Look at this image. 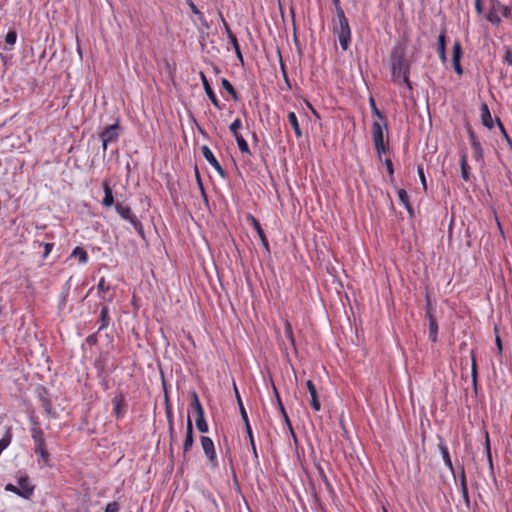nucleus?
Here are the masks:
<instances>
[{
  "instance_id": "bb28decb",
  "label": "nucleus",
  "mask_w": 512,
  "mask_h": 512,
  "mask_svg": "<svg viewBox=\"0 0 512 512\" xmlns=\"http://www.w3.org/2000/svg\"><path fill=\"white\" fill-rule=\"evenodd\" d=\"M398 197L401 203L404 205V207L407 209V211L410 213V215L413 214V207L410 203L409 196L404 189L398 190Z\"/></svg>"
},
{
  "instance_id": "7c9ffc66",
  "label": "nucleus",
  "mask_w": 512,
  "mask_h": 512,
  "mask_svg": "<svg viewBox=\"0 0 512 512\" xmlns=\"http://www.w3.org/2000/svg\"><path fill=\"white\" fill-rule=\"evenodd\" d=\"M71 256L78 258L79 263H81V264H85L88 261L87 252L79 246H77L73 249Z\"/></svg>"
},
{
  "instance_id": "dca6fc26",
  "label": "nucleus",
  "mask_w": 512,
  "mask_h": 512,
  "mask_svg": "<svg viewBox=\"0 0 512 512\" xmlns=\"http://www.w3.org/2000/svg\"><path fill=\"white\" fill-rule=\"evenodd\" d=\"M102 187L104 190V198L102 199V202H101L102 205L104 207H111V206L115 207L116 202L114 200L113 190L110 186L109 180H104L102 183Z\"/></svg>"
},
{
  "instance_id": "b1692460",
  "label": "nucleus",
  "mask_w": 512,
  "mask_h": 512,
  "mask_svg": "<svg viewBox=\"0 0 512 512\" xmlns=\"http://www.w3.org/2000/svg\"><path fill=\"white\" fill-rule=\"evenodd\" d=\"M47 394V391L45 388L41 389V392L39 393V401L41 403L42 408L45 410V412L50 415L52 413V403L51 401L45 396Z\"/></svg>"
},
{
  "instance_id": "49530a36",
  "label": "nucleus",
  "mask_w": 512,
  "mask_h": 512,
  "mask_svg": "<svg viewBox=\"0 0 512 512\" xmlns=\"http://www.w3.org/2000/svg\"><path fill=\"white\" fill-rule=\"evenodd\" d=\"M459 480H460V487H461V490H466V489H468V487H467L466 475H465V470H464V466H463V465H461V466H460V475H459Z\"/></svg>"
},
{
  "instance_id": "a878e982",
  "label": "nucleus",
  "mask_w": 512,
  "mask_h": 512,
  "mask_svg": "<svg viewBox=\"0 0 512 512\" xmlns=\"http://www.w3.org/2000/svg\"><path fill=\"white\" fill-rule=\"evenodd\" d=\"M221 85L225 91L231 96L234 101H239V95L233 85L226 79H221Z\"/></svg>"
},
{
  "instance_id": "603ef678",
  "label": "nucleus",
  "mask_w": 512,
  "mask_h": 512,
  "mask_svg": "<svg viewBox=\"0 0 512 512\" xmlns=\"http://www.w3.org/2000/svg\"><path fill=\"white\" fill-rule=\"evenodd\" d=\"M374 146H375V149L377 151V154H378L379 158H381V155L385 154L386 151H387V147H386L384 142H380V144L379 143H374Z\"/></svg>"
},
{
  "instance_id": "72a5a7b5",
  "label": "nucleus",
  "mask_w": 512,
  "mask_h": 512,
  "mask_svg": "<svg viewBox=\"0 0 512 512\" xmlns=\"http://www.w3.org/2000/svg\"><path fill=\"white\" fill-rule=\"evenodd\" d=\"M273 390H274V393H275V396H276L277 403H278L279 409H280V411H281V414H282V416H283V418H284L285 422H286V423H287V425L289 426V428L292 430V426H291V423H290L289 417H288L287 412H286V410H285V408H284V406H283V404H282V402H281L280 396H279V394H278V391H277V389H276L275 385H273Z\"/></svg>"
},
{
  "instance_id": "5701e85b",
  "label": "nucleus",
  "mask_w": 512,
  "mask_h": 512,
  "mask_svg": "<svg viewBox=\"0 0 512 512\" xmlns=\"http://www.w3.org/2000/svg\"><path fill=\"white\" fill-rule=\"evenodd\" d=\"M438 446H439V450H440V452L442 454V458H443V461H444L445 465L454 474V467H453V464H452V461H451V458H450V455H449L448 448L443 443L441 438H440V443H439Z\"/></svg>"
},
{
  "instance_id": "69168bd1",
  "label": "nucleus",
  "mask_w": 512,
  "mask_h": 512,
  "mask_svg": "<svg viewBox=\"0 0 512 512\" xmlns=\"http://www.w3.org/2000/svg\"><path fill=\"white\" fill-rule=\"evenodd\" d=\"M461 494H462V497L466 503V506L469 507L470 506V498H469V493H468V489L466 490H461Z\"/></svg>"
},
{
  "instance_id": "c03bdc74",
  "label": "nucleus",
  "mask_w": 512,
  "mask_h": 512,
  "mask_svg": "<svg viewBox=\"0 0 512 512\" xmlns=\"http://www.w3.org/2000/svg\"><path fill=\"white\" fill-rule=\"evenodd\" d=\"M485 450H486L487 460H488L490 469L493 470V462H492V456H491L490 442H489L488 433H486Z\"/></svg>"
},
{
  "instance_id": "0eeeda50",
  "label": "nucleus",
  "mask_w": 512,
  "mask_h": 512,
  "mask_svg": "<svg viewBox=\"0 0 512 512\" xmlns=\"http://www.w3.org/2000/svg\"><path fill=\"white\" fill-rule=\"evenodd\" d=\"M200 442H201L203 452L208 459L209 465L212 468H217L219 463H218L215 446H214L212 439L208 436H201Z\"/></svg>"
},
{
  "instance_id": "473e14b6",
  "label": "nucleus",
  "mask_w": 512,
  "mask_h": 512,
  "mask_svg": "<svg viewBox=\"0 0 512 512\" xmlns=\"http://www.w3.org/2000/svg\"><path fill=\"white\" fill-rule=\"evenodd\" d=\"M201 152H202V155L203 157L206 159V161L211 165H215L217 163V159L215 158V156L213 155L212 151L210 150V148L206 145H203L201 147Z\"/></svg>"
},
{
  "instance_id": "680f3d73",
  "label": "nucleus",
  "mask_w": 512,
  "mask_h": 512,
  "mask_svg": "<svg viewBox=\"0 0 512 512\" xmlns=\"http://www.w3.org/2000/svg\"><path fill=\"white\" fill-rule=\"evenodd\" d=\"M501 16L504 17V18H510L512 16L511 7H509V6L504 4Z\"/></svg>"
},
{
  "instance_id": "2f4dec72",
  "label": "nucleus",
  "mask_w": 512,
  "mask_h": 512,
  "mask_svg": "<svg viewBox=\"0 0 512 512\" xmlns=\"http://www.w3.org/2000/svg\"><path fill=\"white\" fill-rule=\"evenodd\" d=\"M35 453L39 455V461H42L45 465L50 466V453L46 447L35 448Z\"/></svg>"
},
{
  "instance_id": "13d9d810",
  "label": "nucleus",
  "mask_w": 512,
  "mask_h": 512,
  "mask_svg": "<svg viewBox=\"0 0 512 512\" xmlns=\"http://www.w3.org/2000/svg\"><path fill=\"white\" fill-rule=\"evenodd\" d=\"M385 166H386L387 172L390 175L391 179H393L394 168H393L392 161L390 159H386L385 160Z\"/></svg>"
},
{
  "instance_id": "ea45409f",
  "label": "nucleus",
  "mask_w": 512,
  "mask_h": 512,
  "mask_svg": "<svg viewBox=\"0 0 512 512\" xmlns=\"http://www.w3.org/2000/svg\"><path fill=\"white\" fill-rule=\"evenodd\" d=\"M223 24H224V27H225V31L227 33V37L230 40V43L232 44V46L233 47L238 46L239 45L238 40H237L235 34L231 31L230 26L228 25V23L226 21H223Z\"/></svg>"
},
{
  "instance_id": "864d4df0",
  "label": "nucleus",
  "mask_w": 512,
  "mask_h": 512,
  "mask_svg": "<svg viewBox=\"0 0 512 512\" xmlns=\"http://www.w3.org/2000/svg\"><path fill=\"white\" fill-rule=\"evenodd\" d=\"M417 172H418L419 178L421 180V183L423 185V188H424V190H426L427 189V184H426V178H425V174H424V168H423L422 165L418 166Z\"/></svg>"
},
{
  "instance_id": "c756f323",
  "label": "nucleus",
  "mask_w": 512,
  "mask_h": 512,
  "mask_svg": "<svg viewBox=\"0 0 512 512\" xmlns=\"http://www.w3.org/2000/svg\"><path fill=\"white\" fill-rule=\"evenodd\" d=\"M369 103H370L372 114L374 116H376L380 121H384V127L387 128L388 126H387L386 118H385L384 114L377 108L373 97H370Z\"/></svg>"
},
{
  "instance_id": "a18cd8bd",
  "label": "nucleus",
  "mask_w": 512,
  "mask_h": 512,
  "mask_svg": "<svg viewBox=\"0 0 512 512\" xmlns=\"http://www.w3.org/2000/svg\"><path fill=\"white\" fill-rule=\"evenodd\" d=\"M131 225L134 227V229L140 235V237L142 239H145V231L142 223L138 219H136L133 223H131Z\"/></svg>"
},
{
  "instance_id": "6ab92c4d",
  "label": "nucleus",
  "mask_w": 512,
  "mask_h": 512,
  "mask_svg": "<svg viewBox=\"0 0 512 512\" xmlns=\"http://www.w3.org/2000/svg\"><path fill=\"white\" fill-rule=\"evenodd\" d=\"M480 116H481V122L486 128L492 129L494 127V121L492 119L489 107L486 103L481 104Z\"/></svg>"
},
{
  "instance_id": "6e6d98bb",
  "label": "nucleus",
  "mask_w": 512,
  "mask_h": 512,
  "mask_svg": "<svg viewBox=\"0 0 512 512\" xmlns=\"http://www.w3.org/2000/svg\"><path fill=\"white\" fill-rule=\"evenodd\" d=\"M334 20H336V22H339L342 20L348 21V19L345 16V12L342 8H339L338 10H336V18Z\"/></svg>"
},
{
  "instance_id": "c9c22d12",
  "label": "nucleus",
  "mask_w": 512,
  "mask_h": 512,
  "mask_svg": "<svg viewBox=\"0 0 512 512\" xmlns=\"http://www.w3.org/2000/svg\"><path fill=\"white\" fill-rule=\"evenodd\" d=\"M165 412H166L168 426L172 429L173 412H172V407L170 405L169 398H168L166 391H165Z\"/></svg>"
},
{
  "instance_id": "052dcab7",
  "label": "nucleus",
  "mask_w": 512,
  "mask_h": 512,
  "mask_svg": "<svg viewBox=\"0 0 512 512\" xmlns=\"http://www.w3.org/2000/svg\"><path fill=\"white\" fill-rule=\"evenodd\" d=\"M212 167L217 171V173L222 178H225L227 176L225 170L222 168V166L220 165L219 161H217V163L215 165H213Z\"/></svg>"
},
{
  "instance_id": "f03ea898",
  "label": "nucleus",
  "mask_w": 512,
  "mask_h": 512,
  "mask_svg": "<svg viewBox=\"0 0 512 512\" xmlns=\"http://www.w3.org/2000/svg\"><path fill=\"white\" fill-rule=\"evenodd\" d=\"M17 483L19 484V487L9 483L5 486V490L10 491L24 499H30L34 493L35 486L31 484L28 475H19Z\"/></svg>"
},
{
  "instance_id": "f704fd0d",
  "label": "nucleus",
  "mask_w": 512,
  "mask_h": 512,
  "mask_svg": "<svg viewBox=\"0 0 512 512\" xmlns=\"http://www.w3.org/2000/svg\"><path fill=\"white\" fill-rule=\"evenodd\" d=\"M16 39H17V32L16 30H9V32L6 34V37H5V43H6V46H5V50H11L13 45L16 43Z\"/></svg>"
},
{
  "instance_id": "20e7f679",
  "label": "nucleus",
  "mask_w": 512,
  "mask_h": 512,
  "mask_svg": "<svg viewBox=\"0 0 512 512\" xmlns=\"http://www.w3.org/2000/svg\"><path fill=\"white\" fill-rule=\"evenodd\" d=\"M333 32L337 35L341 48L346 51L351 42V29L348 21L333 20Z\"/></svg>"
},
{
  "instance_id": "338daca9",
  "label": "nucleus",
  "mask_w": 512,
  "mask_h": 512,
  "mask_svg": "<svg viewBox=\"0 0 512 512\" xmlns=\"http://www.w3.org/2000/svg\"><path fill=\"white\" fill-rule=\"evenodd\" d=\"M98 379L100 380L101 386L106 391L109 388V386H108V376H105L104 378L103 377H98Z\"/></svg>"
},
{
  "instance_id": "f257e3e1",
  "label": "nucleus",
  "mask_w": 512,
  "mask_h": 512,
  "mask_svg": "<svg viewBox=\"0 0 512 512\" xmlns=\"http://www.w3.org/2000/svg\"><path fill=\"white\" fill-rule=\"evenodd\" d=\"M392 80L401 85L405 84L409 90L412 85L409 80L410 63L406 59L405 48L398 45L394 47L391 53Z\"/></svg>"
},
{
  "instance_id": "cd10ccee",
  "label": "nucleus",
  "mask_w": 512,
  "mask_h": 512,
  "mask_svg": "<svg viewBox=\"0 0 512 512\" xmlns=\"http://www.w3.org/2000/svg\"><path fill=\"white\" fill-rule=\"evenodd\" d=\"M99 320H100V327H99L98 331H101L108 327L110 318H109V309L107 306H102L101 311H100V319Z\"/></svg>"
},
{
  "instance_id": "2eb2a0df",
  "label": "nucleus",
  "mask_w": 512,
  "mask_h": 512,
  "mask_svg": "<svg viewBox=\"0 0 512 512\" xmlns=\"http://www.w3.org/2000/svg\"><path fill=\"white\" fill-rule=\"evenodd\" d=\"M115 210L122 219L128 221L130 224L137 219V217L132 212L131 208L128 205H124L121 202H116Z\"/></svg>"
},
{
  "instance_id": "4468645a",
  "label": "nucleus",
  "mask_w": 512,
  "mask_h": 512,
  "mask_svg": "<svg viewBox=\"0 0 512 512\" xmlns=\"http://www.w3.org/2000/svg\"><path fill=\"white\" fill-rule=\"evenodd\" d=\"M200 78L207 97L217 109L221 110L222 107L220 106L219 100L216 97L215 92L213 91L206 75L203 72H200Z\"/></svg>"
},
{
  "instance_id": "a19ab883",
  "label": "nucleus",
  "mask_w": 512,
  "mask_h": 512,
  "mask_svg": "<svg viewBox=\"0 0 512 512\" xmlns=\"http://www.w3.org/2000/svg\"><path fill=\"white\" fill-rule=\"evenodd\" d=\"M242 127V122L239 118L235 119L231 125L229 126V130L231 134L235 137V135H240L239 129Z\"/></svg>"
},
{
  "instance_id": "58836bf2",
  "label": "nucleus",
  "mask_w": 512,
  "mask_h": 512,
  "mask_svg": "<svg viewBox=\"0 0 512 512\" xmlns=\"http://www.w3.org/2000/svg\"><path fill=\"white\" fill-rule=\"evenodd\" d=\"M496 123L501 131V134L503 135L504 139L506 140L508 146L510 147V149L512 150V139L510 138V136L508 135L503 123L501 122V120L497 117L496 118Z\"/></svg>"
},
{
  "instance_id": "de8ad7c7",
  "label": "nucleus",
  "mask_w": 512,
  "mask_h": 512,
  "mask_svg": "<svg viewBox=\"0 0 512 512\" xmlns=\"http://www.w3.org/2000/svg\"><path fill=\"white\" fill-rule=\"evenodd\" d=\"M188 6L190 7L191 11L198 16L199 20H203L204 16L203 13L197 8V6L194 4L192 0H186Z\"/></svg>"
},
{
  "instance_id": "7ed1b4c3",
  "label": "nucleus",
  "mask_w": 512,
  "mask_h": 512,
  "mask_svg": "<svg viewBox=\"0 0 512 512\" xmlns=\"http://www.w3.org/2000/svg\"><path fill=\"white\" fill-rule=\"evenodd\" d=\"M190 408L196 413V428L201 433L208 432V424L205 419L204 409L196 391L191 392Z\"/></svg>"
},
{
  "instance_id": "9d476101",
  "label": "nucleus",
  "mask_w": 512,
  "mask_h": 512,
  "mask_svg": "<svg viewBox=\"0 0 512 512\" xmlns=\"http://www.w3.org/2000/svg\"><path fill=\"white\" fill-rule=\"evenodd\" d=\"M467 133H468V138H469L471 148L473 150L474 159L476 161H482L483 157H484L483 148H482V145H481L476 133L474 132V130L471 126L467 127Z\"/></svg>"
},
{
  "instance_id": "6e6552de",
  "label": "nucleus",
  "mask_w": 512,
  "mask_h": 512,
  "mask_svg": "<svg viewBox=\"0 0 512 512\" xmlns=\"http://www.w3.org/2000/svg\"><path fill=\"white\" fill-rule=\"evenodd\" d=\"M504 4L499 0H489V9L485 18L492 25L499 26L501 23V14Z\"/></svg>"
},
{
  "instance_id": "c85d7f7f",
  "label": "nucleus",
  "mask_w": 512,
  "mask_h": 512,
  "mask_svg": "<svg viewBox=\"0 0 512 512\" xmlns=\"http://www.w3.org/2000/svg\"><path fill=\"white\" fill-rule=\"evenodd\" d=\"M288 121H289L290 125L292 126V128H293V130L295 132V135L298 138H300L302 136V131L300 129L297 116H296V114L294 112H289L288 113Z\"/></svg>"
},
{
  "instance_id": "0e129e2a",
  "label": "nucleus",
  "mask_w": 512,
  "mask_h": 512,
  "mask_svg": "<svg viewBox=\"0 0 512 512\" xmlns=\"http://www.w3.org/2000/svg\"><path fill=\"white\" fill-rule=\"evenodd\" d=\"M234 48V51H235V54L237 56V59L243 64L244 63V59H243V55L241 53V49H240V46H236V47H233Z\"/></svg>"
},
{
  "instance_id": "37998d69",
  "label": "nucleus",
  "mask_w": 512,
  "mask_h": 512,
  "mask_svg": "<svg viewBox=\"0 0 512 512\" xmlns=\"http://www.w3.org/2000/svg\"><path fill=\"white\" fill-rule=\"evenodd\" d=\"M462 47L459 41H456L453 45L452 59H461Z\"/></svg>"
},
{
  "instance_id": "39448f33",
  "label": "nucleus",
  "mask_w": 512,
  "mask_h": 512,
  "mask_svg": "<svg viewBox=\"0 0 512 512\" xmlns=\"http://www.w3.org/2000/svg\"><path fill=\"white\" fill-rule=\"evenodd\" d=\"M110 353L109 351H101L98 357L94 361V368L97 371V377L109 376L110 373L114 372L116 366L114 364L109 365Z\"/></svg>"
},
{
  "instance_id": "bf43d9fd",
  "label": "nucleus",
  "mask_w": 512,
  "mask_h": 512,
  "mask_svg": "<svg viewBox=\"0 0 512 512\" xmlns=\"http://www.w3.org/2000/svg\"><path fill=\"white\" fill-rule=\"evenodd\" d=\"M317 470L321 479L326 483L327 486H330L329 480L324 472V469L319 464L317 465Z\"/></svg>"
},
{
  "instance_id": "f3484780",
  "label": "nucleus",
  "mask_w": 512,
  "mask_h": 512,
  "mask_svg": "<svg viewBox=\"0 0 512 512\" xmlns=\"http://www.w3.org/2000/svg\"><path fill=\"white\" fill-rule=\"evenodd\" d=\"M306 387L309 391V394L311 396L310 405L315 411H319L321 409V403L319 400L317 389L314 385V383L311 380L306 381Z\"/></svg>"
},
{
  "instance_id": "a211bd4d",
  "label": "nucleus",
  "mask_w": 512,
  "mask_h": 512,
  "mask_svg": "<svg viewBox=\"0 0 512 512\" xmlns=\"http://www.w3.org/2000/svg\"><path fill=\"white\" fill-rule=\"evenodd\" d=\"M234 391H235V396H236L237 403H238V406H239L240 414H241V417H242L243 422L245 424L246 433L247 434H251L252 428H251L250 423H249L248 415H247L245 407H244V405L242 403L240 394L238 392V389H237V386H236L235 383H234Z\"/></svg>"
},
{
  "instance_id": "1a4fd4ad",
  "label": "nucleus",
  "mask_w": 512,
  "mask_h": 512,
  "mask_svg": "<svg viewBox=\"0 0 512 512\" xmlns=\"http://www.w3.org/2000/svg\"><path fill=\"white\" fill-rule=\"evenodd\" d=\"M426 300L427 303L425 315L429 321V339L435 343L438 340V323L435 316L433 315V308L428 294L426 295Z\"/></svg>"
},
{
  "instance_id": "4d7b16f0",
  "label": "nucleus",
  "mask_w": 512,
  "mask_h": 512,
  "mask_svg": "<svg viewBox=\"0 0 512 512\" xmlns=\"http://www.w3.org/2000/svg\"><path fill=\"white\" fill-rule=\"evenodd\" d=\"M98 342L97 333H93L86 338V343L90 346L96 345Z\"/></svg>"
},
{
  "instance_id": "e2e57ef3",
  "label": "nucleus",
  "mask_w": 512,
  "mask_h": 512,
  "mask_svg": "<svg viewBox=\"0 0 512 512\" xmlns=\"http://www.w3.org/2000/svg\"><path fill=\"white\" fill-rule=\"evenodd\" d=\"M43 246H44L43 257L46 258L49 255V253L51 252V250L53 249L54 244L53 243H44Z\"/></svg>"
},
{
  "instance_id": "aec40b11",
  "label": "nucleus",
  "mask_w": 512,
  "mask_h": 512,
  "mask_svg": "<svg viewBox=\"0 0 512 512\" xmlns=\"http://www.w3.org/2000/svg\"><path fill=\"white\" fill-rule=\"evenodd\" d=\"M374 121L372 124V137L374 143L384 142V121Z\"/></svg>"
},
{
  "instance_id": "412c9836",
  "label": "nucleus",
  "mask_w": 512,
  "mask_h": 512,
  "mask_svg": "<svg viewBox=\"0 0 512 512\" xmlns=\"http://www.w3.org/2000/svg\"><path fill=\"white\" fill-rule=\"evenodd\" d=\"M437 52L439 54V57L443 63L447 61L446 56V35L445 31L439 34L438 41H437Z\"/></svg>"
},
{
  "instance_id": "09e8293b",
  "label": "nucleus",
  "mask_w": 512,
  "mask_h": 512,
  "mask_svg": "<svg viewBox=\"0 0 512 512\" xmlns=\"http://www.w3.org/2000/svg\"><path fill=\"white\" fill-rule=\"evenodd\" d=\"M109 289L110 286L106 285L105 279L101 278L97 285L98 294L101 296L102 293L107 292Z\"/></svg>"
},
{
  "instance_id": "e433bc0d",
  "label": "nucleus",
  "mask_w": 512,
  "mask_h": 512,
  "mask_svg": "<svg viewBox=\"0 0 512 512\" xmlns=\"http://www.w3.org/2000/svg\"><path fill=\"white\" fill-rule=\"evenodd\" d=\"M235 139H236V142L238 144V147H239V150L241 151V153L250 154V149H249L248 143L243 138V136L241 134L235 135Z\"/></svg>"
},
{
  "instance_id": "9b49d317",
  "label": "nucleus",
  "mask_w": 512,
  "mask_h": 512,
  "mask_svg": "<svg viewBox=\"0 0 512 512\" xmlns=\"http://www.w3.org/2000/svg\"><path fill=\"white\" fill-rule=\"evenodd\" d=\"M114 406V415L117 419L123 418L126 412V400L122 391H119L112 399Z\"/></svg>"
},
{
  "instance_id": "774afa93",
  "label": "nucleus",
  "mask_w": 512,
  "mask_h": 512,
  "mask_svg": "<svg viewBox=\"0 0 512 512\" xmlns=\"http://www.w3.org/2000/svg\"><path fill=\"white\" fill-rule=\"evenodd\" d=\"M504 59L508 64L512 65V50H510V49L506 50Z\"/></svg>"
},
{
  "instance_id": "4be33fe9",
  "label": "nucleus",
  "mask_w": 512,
  "mask_h": 512,
  "mask_svg": "<svg viewBox=\"0 0 512 512\" xmlns=\"http://www.w3.org/2000/svg\"><path fill=\"white\" fill-rule=\"evenodd\" d=\"M250 217H251L252 225H253L254 229L256 230L263 247L269 252V243H268V240L265 236V233H264L260 223L258 222V220L255 217H253V216H250Z\"/></svg>"
},
{
  "instance_id": "8fccbe9b",
  "label": "nucleus",
  "mask_w": 512,
  "mask_h": 512,
  "mask_svg": "<svg viewBox=\"0 0 512 512\" xmlns=\"http://www.w3.org/2000/svg\"><path fill=\"white\" fill-rule=\"evenodd\" d=\"M247 435H248V438H249V441H250V445H251V449H252V453H253L254 459H255L256 462H258V452H257V449H256L253 432H251V434H247Z\"/></svg>"
},
{
  "instance_id": "79ce46f5",
  "label": "nucleus",
  "mask_w": 512,
  "mask_h": 512,
  "mask_svg": "<svg viewBox=\"0 0 512 512\" xmlns=\"http://www.w3.org/2000/svg\"><path fill=\"white\" fill-rule=\"evenodd\" d=\"M471 374H472V384H473V387H474V389L476 391L477 390V364H476V361H475L473 353H472V371H471Z\"/></svg>"
},
{
  "instance_id": "ddd939ff",
  "label": "nucleus",
  "mask_w": 512,
  "mask_h": 512,
  "mask_svg": "<svg viewBox=\"0 0 512 512\" xmlns=\"http://www.w3.org/2000/svg\"><path fill=\"white\" fill-rule=\"evenodd\" d=\"M194 444V437H193V424L190 416H188L187 419V425H186V434L185 439L183 443V457H186V454L191 450L192 446Z\"/></svg>"
},
{
  "instance_id": "393cba45",
  "label": "nucleus",
  "mask_w": 512,
  "mask_h": 512,
  "mask_svg": "<svg viewBox=\"0 0 512 512\" xmlns=\"http://www.w3.org/2000/svg\"><path fill=\"white\" fill-rule=\"evenodd\" d=\"M460 167H461V176L464 181L468 182L470 181V173H469V165L467 163V156L465 153L461 155L460 159Z\"/></svg>"
},
{
  "instance_id": "f8f14e48",
  "label": "nucleus",
  "mask_w": 512,
  "mask_h": 512,
  "mask_svg": "<svg viewBox=\"0 0 512 512\" xmlns=\"http://www.w3.org/2000/svg\"><path fill=\"white\" fill-rule=\"evenodd\" d=\"M31 437L35 442V448L46 447L44 431L39 426L37 420L32 419V427L30 429Z\"/></svg>"
},
{
  "instance_id": "423d86ee",
  "label": "nucleus",
  "mask_w": 512,
  "mask_h": 512,
  "mask_svg": "<svg viewBox=\"0 0 512 512\" xmlns=\"http://www.w3.org/2000/svg\"><path fill=\"white\" fill-rule=\"evenodd\" d=\"M119 120H117L114 124L106 126L100 133L99 138L102 141L103 152H105L108 148V144L115 142L119 138Z\"/></svg>"
},
{
  "instance_id": "4c0bfd02",
  "label": "nucleus",
  "mask_w": 512,
  "mask_h": 512,
  "mask_svg": "<svg viewBox=\"0 0 512 512\" xmlns=\"http://www.w3.org/2000/svg\"><path fill=\"white\" fill-rule=\"evenodd\" d=\"M284 334L287 337V339L289 340V342L291 343V345L295 348V346H296L295 338H294V335H293L292 326H291L289 321L285 322Z\"/></svg>"
},
{
  "instance_id": "5fc2aeb1",
  "label": "nucleus",
  "mask_w": 512,
  "mask_h": 512,
  "mask_svg": "<svg viewBox=\"0 0 512 512\" xmlns=\"http://www.w3.org/2000/svg\"><path fill=\"white\" fill-rule=\"evenodd\" d=\"M460 60L461 59H452V65H453L454 71L458 75H462L463 74V68H462V66L460 64Z\"/></svg>"
},
{
  "instance_id": "3c124183",
  "label": "nucleus",
  "mask_w": 512,
  "mask_h": 512,
  "mask_svg": "<svg viewBox=\"0 0 512 512\" xmlns=\"http://www.w3.org/2000/svg\"><path fill=\"white\" fill-rule=\"evenodd\" d=\"M120 505L118 502L113 501L106 505L104 512H119Z\"/></svg>"
}]
</instances>
